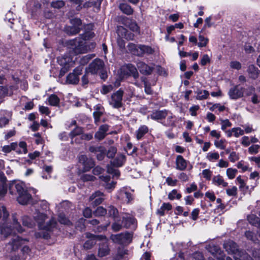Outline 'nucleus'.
<instances>
[{
	"label": "nucleus",
	"mask_w": 260,
	"mask_h": 260,
	"mask_svg": "<svg viewBox=\"0 0 260 260\" xmlns=\"http://www.w3.org/2000/svg\"><path fill=\"white\" fill-rule=\"evenodd\" d=\"M153 52L151 47L146 45H139V52H137L138 56H141L144 53L152 54Z\"/></svg>",
	"instance_id": "32"
},
{
	"label": "nucleus",
	"mask_w": 260,
	"mask_h": 260,
	"mask_svg": "<svg viewBox=\"0 0 260 260\" xmlns=\"http://www.w3.org/2000/svg\"><path fill=\"white\" fill-rule=\"evenodd\" d=\"M94 54H88L83 56L80 60V63L82 65L86 64L91 58L94 57Z\"/></svg>",
	"instance_id": "52"
},
{
	"label": "nucleus",
	"mask_w": 260,
	"mask_h": 260,
	"mask_svg": "<svg viewBox=\"0 0 260 260\" xmlns=\"http://www.w3.org/2000/svg\"><path fill=\"white\" fill-rule=\"evenodd\" d=\"M125 160V156L123 154H119L111 161V164L116 167H121L124 164Z\"/></svg>",
	"instance_id": "30"
},
{
	"label": "nucleus",
	"mask_w": 260,
	"mask_h": 260,
	"mask_svg": "<svg viewBox=\"0 0 260 260\" xmlns=\"http://www.w3.org/2000/svg\"><path fill=\"white\" fill-rule=\"evenodd\" d=\"M117 31L118 35L121 38H124L127 40H133L134 39V35L132 33H129L123 26H118Z\"/></svg>",
	"instance_id": "23"
},
{
	"label": "nucleus",
	"mask_w": 260,
	"mask_h": 260,
	"mask_svg": "<svg viewBox=\"0 0 260 260\" xmlns=\"http://www.w3.org/2000/svg\"><path fill=\"white\" fill-rule=\"evenodd\" d=\"M119 9L124 14L131 15L133 13V10L131 7L126 4H121L119 6Z\"/></svg>",
	"instance_id": "39"
},
{
	"label": "nucleus",
	"mask_w": 260,
	"mask_h": 260,
	"mask_svg": "<svg viewBox=\"0 0 260 260\" xmlns=\"http://www.w3.org/2000/svg\"><path fill=\"white\" fill-rule=\"evenodd\" d=\"M13 188L16 189L18 195L27 191L24 182L20 181H13L10 184V192L12 193V190Z\"/></svg>",
	"instance_id": "15"
},
{
	"label": "nucleus",
	"mask_w": 260,
	"mask_h": 260,
	"mask_svg": "<svg viewBox=\"0 0 260 260\" xmlns=\"http://www.w3.org/2000/svg\"><path fill=\"white\" fill-rule=\"evenodd\" d=\"M72 26L64 28L65 31L69 35H74L78 33L81 28L82 22L81 19L75 18L71 20Z\"/></svg>",
	"instance_id": "8"
},
{
	"label": "nucleus",
	"mask_w": 260,
	"mask_h": 260,
	"mask_svg": "<svg viewBox=\"0 0 260 260\" xmlns=\"http://www.w3.org/2000/svg\"><path fill=\"white\" fill-rule=\"evenodd\" d=\"M137 67L140 72L144 75H148L151 74L152 71V68L149 67L144 62L140 61L137 63Z\"/></svg>",
	"instance_id": "26"
},
{
	"label": "nucleus",
	"mask_w": 260,
	"mask_h": 260,
	"mask_svg": "<svg viewBox=\"0 0 260 260\" xmlns=\"http://www.w3.org/2000/svg\"><path fill=\"white\" fill-rule=\"evenodd\" d=\"M226 140L225 139H217L214 141V144L215 146L218 149L221 150H224L226 147Z\"/></svg>",
	"instance_id": "42"
},
{
	"label": "nucleus",
	"mask_w": 260,
	"mask_h": 260,
	"mask_svg": "<svg viewBox=\"0 0 260 260\" xmlns=\"http://www.w3.org/2000/svg\"><path fill=\"white\" fill-rule=\"evenodd\" d=\"M206 159L211 162H215L219 158L218 152L215 151H211L207 153Z\"/></svg>",
	"instance_id": "35"
},
{
	"label": "nucleus",
	"mask_w": 260,
	"mask_h": 260,
	"mask_svg": "<svg viewBox=\"0 0 260 260\" xmlns=\"http://www.w3.org/2000/svg\"><path fill=\"white\" fill-rule=\"evenodd\" d=\"M232 132L233 133V136L236 138H239L244 134V130L239 127L232 128Z\"/></svg>",
	"instance_id": "43"
},
{
	"label": "nucleus",
	"mask_w": 260,
	"mask_h": 260,
	"mask_svg": "<svg viewBox=\"0 0 260 260\" xmlns=\"http://www.w3.org/2000/svg\"><path fill=\"white\" fill-rule=\"evenodd\" d=\"M247 219L250 224L260 229V218L259 217L255 215L251 214L247 216Z\"/></svg>",
	"instance_id": "31"
},
{
	"label": "nucleus",
	"mask_w": 260,
	"mask_h": 260,
	"mask_svg": "<svg viewBox=\"0 0 260 260\" xmlns=\"http://www.w3.org/2000/svg\"><path fill=\"white\" fill-rule=\"evenodd\" d=\"M108 130L109 126L107 124L101 125L99 127V131L95 133V138L99 140L103 139L106 137Z\"/></svg>",
	"instance_id": "21"
},
{
	"label": "nucleus",
	"mask_w": 260,
	"mask_h": 260,
	"mask_svg": "<svg viewBox=\"0 0 260 260\" xmlns=\"http://www.w3.org/2000/svg\"><path fill=\"white\" fill-rule=\"evenodd\" d=\"M176 169L179 170H184L187 166V162L181 155L177 156L176 160Z\"/></svg>",
	"instance_id": "27"
},
{
	"label": "nucleus",
	"mask_w": 260,
	"mask_h": 260,
	"mask_svg": "<svg viewBox=\"0 0 260 260\" xmlns=\"http://www.w3.org/2000/svg\"><path fill=\"white\" fill-rule=\"evenodd\" d=\"M132 235L129 233L112 235L111 238L115 242L120 244H128L132 240Z\"/></svg>",
	"instance_id": "11"
},
{
	"label": "nucleus",
	"mask_w": 260,
	"mask_h": 260,
	"mask_svg": "<svg viewBox=\"0 0 260 260\" xmlns=\"http://www.w3.org/2000/svg\"><path fill=\"white\" fill-rule=\"evenodd\" d=\"M17 200L19 204L23 205L28 204L35 205L36 203L35 200L32 199L31 196L28 193L27 191L18 195Z\"/></svg>",
	"instance_id": "12"
},
{
	"label": "nucleus",
	"mask_w": 260,
	"mask_h": 260,
	"mask_svg": "<svg viewBox=\"0 0 260 260\" xmlns=\"http://www.w3.org/2000/svg\"><path fill=\"white\" fill-rule=\"evenodd\" d=\"M212 183L220 187H224L228 186V183L225 182L223 178L220 175L214 176L212 179Z\"/></svg>",
	"instance_id": "25"
},
{
	"label": "nucleus",
	"mask_w": 260,
	"mask_h": 260,
	"mask_svg": "<svg viewBox=\"0 0 260 260\" xmlns=\"http://www.w3.org/2000/svg\"><path fill=\"white\" fill-rule=\"evenodd\" d=\"M216 109H218V111L222 112L225 109L224 106H221L219 104H213L211 107L209 108L210 110L214 111Z\"/></svg>",
	"instance_id": "59"
},
{
	"label": "nucleus",
	"mask_w": 260,
	"mask_h": 260,
	"mask_svg": "<svg viewBox=\"0 0 260 260\" xmlns=\"http://www.w3.org/2000/svg\"><path fill=\"white\" fill-rule=\"evenodd\" d=\"M107 172L109 174H113V176L116 177H118L120 175L119 170L115 168H113L111 166H108L107 167Z\"/></svg>",
	"instance_id": "51"
},
{
	"label": "nucleus",
	"mask_w": 260,
	"mask_h": 260,
	"mask_svg": "<svg viewBox=\"0 0 260 260\" xmlns=\"http://www.w3.org/2000/svg\"><path fill=\"white\" fill-rule=\"evenodd\" d=\"M109 216L113 217L114 220H118L119 218L118 210L113 206H110L108 208Z\"/></svg>",
	"instance_id": "41"
},
{
	"label": "nucleus",
	"mask_w": 260,
	"mask_h": 260,
	"mask_svg": "<svg viewBox=\"0 0 260 260\" xmlns=\"http://www.w3.org/2000/svg\"><path fill=\"white\" fill-rule=\"evenodd\" d=\"M9 216V213L4 206H0V218L3 217V220H5Z\"/></svg>",
	"instance_id": "57"
},
{
	"label": "nucleus",
	"mask_w": 260,
	"mask_h": 260,
	"mask_svg": "<svg viewBox=\"0 0 260 260\" xmlns=\"http://www.w3.org/2000/svg\"><path fill=\"white\" fill-rule=\"evenodd\" d=\"M79 162L83 166L84 172L89 171L94 166L93 160L92 158H87L84 155H81L79 157Z\"/></svg>",
	"instance_id": "14"
},
{
	"label": "nucleus",
	"mask_w": 260,
	"mask_h": 260,
	"mask_svg": "<svg viewBox=\"0 0 260 260\" xmlns=\"http://www.w3.org/2000/svg\"><path fill=\"white\" fill-rule=\"evenodd\" d=\"M47 100L49 105L52 106H58L60 101L59 98L56 95L54 94L50 95L48 97Z\"/></svg>",
	"instance_id": "38"
},
{
	"label": "nucleus",
	"mask_w": 260,
	"mask_h": 260,
	"mask_svg": "<svg viewBox=\"0 0 260 260\" xmlns=\"http://www.w3.org/2000/svg\"><path fill=\"white\" fill-rule=\"evenodd\" d=\"M231 68L239 70L241 68V64L238 61H232L230 63Z\"/></svg>",
	"instance_id": "60"
},
{
	"label": "nucleus",
	"mask_w": 260,
	"mask_h": 260,
	"mask_svg": "<svg viewBox=\"0 0 260 260\" xmlns=\"http://www.w3.org/2000/svg\"><path fill=\"white\" fill-rule=\"evenodd\" d=\"M259 148V145H252L248 148V152L250 154H256L258 152Z\"/></svg>",
	"instance_id": "61"
},
{
	"label": "nucleus",
	"mask_w": 260,
	"mask_h": 260,
	"mask_svg": "<svg viewBox=\"0 0 260 260\" xmlns=\"http://www.w3.org/2000/svg\"><path fill=\"white\" fill-rule=\"evenodd\" d=\"M107 213V210L103 207L100 206L97 208L94 213L95 216H101L105 215Z\"/></svg>",
	"instance_id": "49"
},
{
	"label": "nucleus",
	"mask_w": 260,
	"mask_h": 260,
	"mask_svg": "<svg viewBox=\"0 0 260 260\" xmlns=\"http://www.w3.org/2000/svg\"><path fill=\"white\" fill-rule=\"evenodd\" d=\"M104 66L103 61L100 59H94L89 66V67L86 69V72L90 73L92 74H95L98 73H102V75L104 74L103 73V70ZM104 78V76L102 77Z\"/></svg>",
	"instance_id": "6"
},
{
	"label": "nucleus",
	"mask_w": 260,
	"mask_h": 260,
	"mask_svg": "<svg viewBox=\"0 0 260 260\" xmlns=\"http://www.w3.org/2000/svg\"><path fill=\"white\" fill-rule=\"evenodd\" d=\"M247 72L251 78L255 79L257 78L258 70L253 65H250L248 67Z\"/></svg>",
	"instance_id": "34"
},
{
	"label": "nucleus",
	"mask_w": 260,
	"mask_h": 260,
	"mask_svg": "<svg viewBox=\"0 0 260 260\" xmlns=\"http://www.w3.org/2000/svg\"><path fill=\"white\" fill-rule=\"evenodd\" d=\"M212 172L209 169H205L202 171V175L204 178L207 180H210L211 178Z\"/></svg>",
	"instance_id": "54"
},
{
	"label": "nucleus",
	"mask_w": 260,
	"mask_h": 260,
	"mask_svg": "<svg viewBox=\"0 0 260 260\" xmlns=\"http://www.w3.org/2000/svg\"><path fill=\"white\" fill-rule=\"evenodd\" d=\"M121 70L122 72H128V71H129V73L130 74V76H132L134 78L136 79L139 76V74L137 71V69L136 67L131 64H128L126 66H123L121 68Z\"/></svg>",
	"instance_id": "22"
},
{
	"label": "nucleus",
	"mask_w": 260,
	"mask_h": 260,
	"mask_svg": "<svg viewBox=\"0 0 260 260\" xmlns=\"http://www.w3.org/2000/svg\"><path fill=\"white\" fill-rule=\"evenodd\" d=\"M58 221L61 224H69L70 223V220L67 219L65 215L63 214H60L59 215Z\"/></svg>",
	"instance_id": "58"
},
{
	"label": "nucleus",
	"mask_w": 260,
	"mask_h": 260,
	"mask_svg": "<svg viewBox=\"0 0 260 260\" xmlns=\"http://www.w3.org/2000/svg\"><path fill=\"white\" fill-rule=\"evenodd\" d=\"M148 132V128L147 126L145 125L141 126L136 132L137 139H141Z\"/></svg>",
	"instance_id": "33"
},
{
	"label": "nucleus",
	"mask_w": 260,
	"mask_h": 260,
	"mask_svg": "<svg viewBox=\"0 0 260 260\" xmlns=\"http://www.w3.org/2000/svg\"><path fill=\"white\" fill-rule=\"evenodd\" d=\"M22 222L24 226L28 228H32L35 225V222L32 220L28 216L24 215L22 217Z\"/></svg>",
	"instance_id": "36"
},
{
	"label": "nucleus",
	"mask_w": 260,
	"mask_h": 260,
	"mask_svg": "<svg viewBox=\"0 0 260 260\" xmlns=\"http://www.w3.org/2000/svg\"><path fill=\"white\" fill-rule=\"evenodd\" d=\"M12 218V223H5L1 226V233L5 237L9 235H12L9 246H10L12 250L15 251L19 246H22L27 243V240L25 239H21L19 236L15 235L16 232L22 233L24 230L18 222L16 214H13Z\"/></svg>",
	"instance_id": "2"
},
{
	"label": "nucleus",
	"mask_w": 260,
	"mask_h": 260,
	"mask_svg": "<svg viewBox=\"0 0 260 260\" xmlns=\"http://www.w3.org/2000/svg\"><path fill=\"white\" fill-rule=\"evenodd\" d=\"M82 133V129L81 127H77L73 131H72L70 133V136L73 138V137L78 136L81 135Z\"/></svg>",
	"instance_id": "62"
},
{
	"label": "nucleus",
	"mask_w": 260,
	"mask_h": 260,
	"mask_svg": "<svg viewBox=\"0 0 260 260\" xmlns=\"http://www.w3.org/2000/svg\"><path fill=\"white\" fill-rule=\"evenodd\" d=\"M36 202V204H38L40 205L41 208L43 210L47 211L49 209V204H48L47 202L45 200H40V201H37L35 200Z\"/></svg>",
	"instance_id": "48"
},
{
	"label": "nucleus",
	"mask_w": 260,
	"mask_h": 260,
	"mask_svg": "<svg viewBox=\"0 0 260 260\" xmlns=\"http://www.w3.org/2000/svg\"><path fill=\"white\" fill-rule=\"evenodd\" d=\"M101 240H103V243L102 244L100 245L98 255L100 257H104L108 254L109 252V249L107 244V240L105 236H102Z\"/></svg>",
	"instance_id": "17"
},
{
	"label": "nucleus",
	"mask_w": 260,
	"mask_h": 260,
	"mask_svg": "<svg viewBox=\"0 0 260 260\" xmlns=\"http://www.w3.org/2000/svg\"><path fill=\"white\" fill-rule=\"evenodd\" d=\"M86 36L84 38H78L70 41L71 45L70 51H73L69 56L64 55L57 58L58 63L62 67L61 72H66L70 68L72 67L74 62L72 58V55L80 53H84L95 47L94 43H91L90 46H87L85 39Z\"/></svg>",
	"instance_id": "1"
},
{
	"label": "nucleus",
	"mask_w": 260,
	"mask_h": 260,
	"mask_svg": "<svg viewBox=\"0 0 260 260\" xmlns=\"http://www.w3.org/2000/svg\"><path fill=\"white\" fill-rule=\"evenodd\" d=\"M73 6L76 7V9L79 11L82 8L83 1L82 0H69Z\"/></svg>",
	"instance_id": "56"
},
{
	"label": "nucleus",
	"mask_w": 260,
	"mask_h": 260,
	"mask_svg": "<svg viewBox=\"0 0 260 260\" xmlns=\"http://www.w3.org/2000/svg\"><path fill=\"white\" fill-rule=\"evenodd\" d=\"M238 172V171L236 169H233V168H228L226 170V175L230 179H233L234 178Z\"/></svg>",
	"instance_id": "44"
},
{
	"label": "nucleus",
	"mask_w": 260,
	"mask_h": 260,
	"mask_svg": "<svg viewBox=\"0 0 260 260\" xmlns=\"http://www.w3.org/2000/svg\"><path fill=\"white\" fill-rule=\"evenodd\" d=\"M117 199L124 203H129L132 200V194L126 191L124 189H121L117 194Z\"/></svg>",
	"instance_id": "18"
},
{
	"label": "nucleus",
	"mask_w": 260,
	"mask_h": 260,
	"mask_svg": "<svg viewBox=\"0 0 260 260\" xmlns=\"http://www.w3.org/2000/svg\"><path fill=\"white\" fill-rule=\"evenodd\" d=\"M206 249L210 252L213 257H209V260H233L229 256L226 257L218 246L214 244H209L206 247ZM235 260H253L252 258L246 253L241 251L238 252V258Z\"/></svg>",
	"instance_id": "3"
},
{
	"label": "nucleus",
	"mask_w": 260,
	"mask_h": 260,
	"mask_svg": "<svg viewBox=\"0 0 260 260\" xmlns=\"http://www.w3.org/2000/svg\"><path fill=\"white\" fill-rule=\"evenodd\" d=\"M228 94L231 99H238L243 96L244 88L243 87H239V85H235L230 89Z\"/></svg>",
	"instance_id": "13"
},
{
	"label": "nucleus",
	"mask_w": 260,
	"mask_h": 260,
	"mask_svg": "<svg viewBox=\"0 0 260 260\" xmlns=\"http://www.w3.org/2000/svg\"><path fill=\"white\" fill-rule=\"evenodd\" d=\"M196 99L198 100H204L208 99L209 97L210 93L206 90L198 89L196 91Z\"/></svg>",
	"instance_id": "29"
},
{
	"label": "nucleus",
	"mask_w": 260,
	"mask_h": 260,
	"mask_svg": "<svg viewBox=\"0 0 260 260\" xmlns=\"http://www.w3.org/2000/svg\"><path fill=\"white\" fill-rule=\"evenodd\" d=\"M168 115L167 111H157L152 113L150 117L154 120H161L165 118Z\"/></svg>",
	"instance_id": "28"
},
{
	"label": "nucleus",
	"mask_w": 260,
	"mask_h": 260,
	"mask_svg": "<svg viewBox=\"0 0 260 260\" xmlns=\"http://www.w3.org/2000/svg\"><path fill=\"white\" fill-rule=\"evenodd\" d=\"M1 115L3 117H0V128L4 127L8 124L11 117V112L7 111H1Z\"/></svg>",
	"instance_id": "20"
},
{
	"label": "nucleus",
	"mask_w": 260,
	"mask_h": 260,
	"mask_svg": "<svg viewBox=\"0 0 260 260\" xmlns=\"http://www.w3.org/2000/svg\"><path fill=\"white\" fill-rule=\"evenodd\" d=\"M239 159V156L238 153H236L235 151H232L230 153L229 156V159L230 161L234 162L237 161Z\"/></svg>",
	"instance_id": "53"
},
{
	"label": "nucleus",
	"mask_w": 260,
	"mask_h": 260,
	"mask_svg": "<svg viewBox=\"0 0 260 260\" xmlns=\"http://www.w3.org/2000/svg\"><path fill=\"white\" fill-rule=\"evenodd\" d=\"M113 88V87L112 85H103L101 92L102 94H105L112 91Z\"/></svg>",
	"instance_id": "64"
},
{
	"label": "nucleus",
	"mask_w": 260,
	"mask_h": 260,
	"mask_svg": "<svg viewBox=\"0 0 260 260\" xmlns=\"http://www.w3.org/2000/svg\"><path fill=\"white\" fill-rule=\"evenodd\" d=\"M103 193L100 191H96L89 198V201H92L93 206H97L100 204L104 200Z\"/></svg>",
	"instance_id": "19"
},
{
	"label": "nucleus",
	"mask_w": 260,
	"mask_h": 260,
	"mask_svg": "<svg viewBox=\"0 0 260 260\" xmlns=\"http://www.w3.org/2000/svg\"><path fill=\"white\" fill-rule=\"evenodd\" d=\"M246 237L252 241L255 242L256 240V235L254 234L252 232L247 231L245 233Z\"/></svg>",
	"instance_id": "63"
},
{
	"label": "nucleus",
	"mask_w": 260,
	"mask_h": 260,
	"mask_svg": "<svg viewBox=\"0 0 260 260\" xmlns=\"http://www.w3.org/2000/svg\"><path fill=\"white\" fill-rule=\"evenodd\" d=\"M17 147L16 143H12L10 145H5L2 147V151L5 154L10 153L12 150H15Z\"/></svg>",
	"instance_id": "37"
},
{
	"label": "nucleus",
	"mask_w": 260,
	"mask_h": 260,
	"mask_svg": "<svg viewBox=\"0 0 260 260\" xmlns=\"http://www.w3.org/2000/svg\"><path fill=\"white\" fill-rule=\"evenodd\" d=\"M181 197V194L177 192V190L173 189L168 195V198L170 200H173L175 199H180Z\"/></svg>",
	"instance_id": "47"
},
{
	"label": "nucleus",
	"mask_w": 260,
	"mask_h": 260,
	"mask_svg": "<svg viewBox=\"0 0 260 260\" xmlns=\"http://www.w3.org/2000/svg\"><path fill=\"white\" fill-rule=\"evenodd\" d=\"M100 178L102 180L104 181L106 183L105 185V187L107 189H112L114 188L115 183L114 181H112L111 183H108L110 181V177L108 176H100Z\"/></svg>",
	"instance_id": "40"
},
{
	"label": "nucleus",
	"mask_w": 260,
	"mask_h": 260,
	"mask_svg": "<svg viewBox=\"0 0 260 260\" xmlns=\"http://www.w3.org/2000/svg\"><path fill=\"white\" fill-rule=\"evenodd\" d=\"M121 216L123 219L122 222L124 226L126 228H130L132 226L133 228L135 227L136 221L133 216L127 213H122Z\"/></svg>",
	"instance_id": "16"
},
{
	"label": "nucleus",
	"mask_w": 260,
	"mask_h": 260,
	"mask_svg": "<svg viewBox=\"0 0 260 260\" xmlns=\"http://www.w3.org/2000/svg\"><path fill=\"white\" fill-rule=\"evenodd\" d=\"M123 91L121 89L113 93L109 100V104L114 108H119L122 105Z\"/></svg>",
	"instance_id": "7"
},
{
	"label": "nucleus",
	"mask_w": 260,
	"mask_h": 260,
	"mask_svg": "<svg viewBox=\"0 0 260 260\" xmlns=\"http://www.w3.org/2000/svg\"><path fill=\"white\" fill-rule=\"evenodd\" d=\"M221 128L223 131L226 130V128L232 126V123L228 119L221 120Z\"/></svg>",
	"instance_id": "55"
},
{
	"label": "nucleus",
	"mask_w": 260,
	"mask_h": 260,
	"mask_svg": "<svg viewBox=\"0 0 260 260\" xmlns=\"http://www.w3.org/2000/svg\"><path fill=\"white\" fill-rule=\"evenodd\" d=\"M199 42L198 43V46L199 47H205L208 42V39L202 35L199 36Z\"/></svg>",
	"instance_id": "46"
},
{
	"label": "nucleus",
	"mask_w": 260,
	"mask_h": 260,
	"mask_svg": "<svg viewBox=\"0 0 260 260\" xmlns=\"http://www.w3.org/2000/svg\"><path fill=\"white\" fill-rule=\"evenodd\" d=\"M128 50L134 55H137V52H139V46H137L133 43H129L127 46Z\"/></svg>",
	"instance_id": "45"
},
{
	"label": "nucleus",
	"mask_w": 260,
	"mask_h": 260,
	"mask_svg": "<svg viewBox=\"0 0 260 260\" xmlns=\"http://www.w3.org/2000/svg\"><path fill=\"white\" fill-rule=\"evenodd\" d=\"M223 246L228 253L234 254L233 257L234 259L238 258V252H241V251L238 250L235 242L230 240H228L224 242Z\"/></svg>",
	"instance_id": "9"
},
{
	"label": "nucleus",
	"mask_w": 260,
	"mask_h": 260,
	"mask_svg": "<svg viewBox=\"0 0 260 260\" xmlns=\"http://www.w3.org/2000/svg\"><path fill=\"white\" fill-rule=\"evenodd\" d=\"M48 5L49 0H30L26 4L28 10L32 13L41 8L46 9Z\"/></svg>",
	"instance_id": "5"
},
{
	"label": "nucleus",
	"mask_w": 260,
	"mask_h": 260,
	"mask_svg": "<svg viewBox=\"0 0 260 260\" xmlns=\"http://www.w3.org/2000/svg\"><path fill=\"white\" fill-rule=\"evenodd\" d=\"M51 5L53 8L59 9L63 7L64 6L65 3L62 0H58L52 2Z\"/></svg>",
	"instance_id": "50"
},
{
	"label": "nucleus",
	"mask_w": 260,
	"mask_h": 260,
	"mask_svg": "<svg viewBox=\"0 0 260 260\" xmlns=\"http://www.w3.org/2000/svg\"><path fill=\"white\" fill-rule=\"evenodd\" d=\"M33 218L38 223L40 229L44 230L47 231H51L56 224V222L54 218H52L49 220V222L45 223V221L47 218V214L42 213L39 210H36L33 214Z\"/></svg>",
	"instance_id": "4"
},
{
	"label": "nucleus",
	"mask_w": 260,
	"mask_h": 260,
	"mask_svg": "<svg viewBox=\"0 0 260 260\" xmlns=\"http://www.w3.org/2000/svg\"><path fill=\"white\" fill-rule=\"evenodd\" d=\"M89 234H87V237H89ZM102 236H92L89 237V239L87 240L84 244V247L85 249H90L96 242L97 241L101 240V237Z\"/></svg>",
	"instance_id": "24"
},
{
	"label": "nucleus",
	"mask_w": 260,
	"mask_h": 260,
	"mask_svg": "<svg viewBox=\"0 0 260 260\" xmlns=\"http://www.w3.org/2000/svg\"><path fill=\"white\" fill-rule=\"evenodd\" d=\"M83 71V67L79 66L77 67L72 73H70L67 77V82L70 84H75L79 81V75Z\"/></svg>",
	"instance_id": "10"
}]
</instances>
